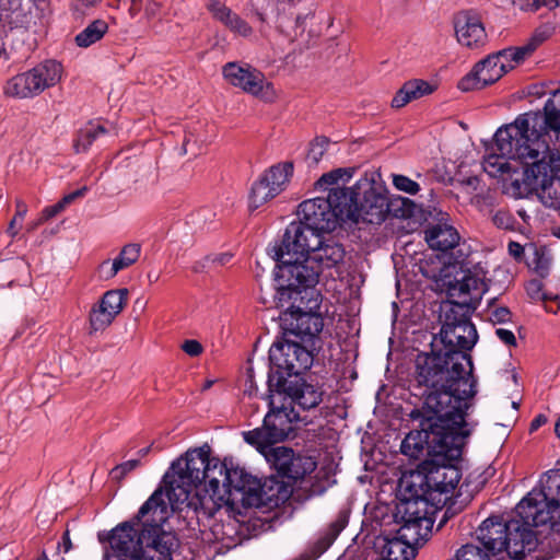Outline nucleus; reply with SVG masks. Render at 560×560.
<instances>
[{"mask_svg":"<svg viewBox=\"0 0 560 560\" xmlns=\"http://www.w3.org/2000/svg\"><path fill=\"white\" fill-rule=\"evenodd\" d=\"M468 363L462 354L451 361L440 357L419 359L417 382L424 386L422 409H413L410 418L419 421L420 430L409 432L400 451L410 458H419L424 451L429 457L446 454L460 458L466 429L467 411L472 407L475 390L469 380L460 377Z\"/></svg>","mask_w":560,"mask_h":560,"instance_id":"f257e3e1","label":"nucleus"},{"mask_svg":"<svg viewBox=\"0 0 560 560\" xmlns=\"http://www.w3.org/2000/svg\"><path fill=\"white\" fill-rule=\"evenodd\" d=\"M161 501L172 512H191L198 522L217 514L234 517L236 501L243 505L262 503V486L258 478L234 466L232 459L210 457L205 448L189 450L174 460L164 474Z\"/></svg>","mask_w":560,"mask_h":560,"instance_id":"f03ea898","label":"nucleus"},{"mask_svg":"<svg viewBox=\"0 0 560 560\" xmlns=\"http://www.w3.org/2000/svg\"><path fill=\"white\" fill-rule=\"evenodd\" d=\"M278 262L277 291L280 301L317 284L324 270L336 268L343 261V246L332 237L299 225H289L280 244L270 249Z\"/></svg>","mask_w":560,"mask_h":560,"instance_id":"7ed1b4c3","label":"nucleus"},{"mask_svg":"<svg viewBox=\"0 0 560 560\" xmlns=\"http://www.w3.org/2000/svg\"><path fill=\"white\" fill-rule=\"evenodd\" d=\"M541 489H533L515 508L520 520L509 522L503 551L513 559H522L536 549L537 538L530 527L560 521V470H550L541 481Z\"/></svg>","mask_w":560,"mask_h":560,"instance_id":"20e7f679","label":"nucleus"},{"mask_svg":"<svg viewBox=\"0 0 560 560\" xmlns=\"http://www.w3.org/2000/svg\"><path fill=\"white\" fill-rule=\"evenodd\" d=\"M458 459L439 453L404 475L399 483L401 503H415L419 515L434 520V514L453 497L462 479Z\"/></svg>","mask_w":560,"mask_h":560,"instance_id":"39448f33","label":"nucleus"},{"mask_svg":"<svg viewBox=\"0 0 560 560\" xmlns=\"http://www.w3.org/2000/svg\"><path fill=\"white\" fill-rule=\"evenodd\" d=\"M353 167H339L323 174L314 184L318 191H327L324 197H315L304 200L299 206V222L289 225H299L312 230L314 233L331 232L341 222H346V201L350 197L346 195L347 184L354 175Z\"/></svg>","mask_w":560,"mask_h":560,"instance_id":"423d86ee","label":"nucleus"},{"mask_svg":"<svg viewBox=\"0 0 560 560\" xmlns=\"http://www.w3.org/2000/svg\"><path fill=\"white\" fill-rule=\"evenodd\" d=\"M520 142L544 141L556 145L560 142V89L552 92L542 112H528L518 115L515 120L500 127L494 140Z\"/></svg>","mask_w":560,"mask_h":560,"instance_id":"0eeeda50","label":"nucleus"},{"mask_svg":"<svg viewBox=\"0 0 560 560\" xmlns=\"http://www.w3.org/2000/svg\"><path fill=\"white\" fill-rule=\"evenodd\" d=\"M415 503H401L402 525L393 538L380 537L376 547L384 560H411L417 548L428 540L434 520L419 515Z\"/></svg>","mask_w":560,"mask_h":560,"instance_id":"6e6552de","label":"nucleus"},{"mask_svg":"<svg viewBox=\"0 0 560 560\" xmlns=\"http://www.w3.org/2000/svg\"><path fill=\"white\" fill-rule=\"evenodd\" d=\"M173 513L170 506L161 501L160 491H154L142 504L137 514V522L149 527L140 551L141 560H172V552L177 546L176 538L162 527Z\"/></svg>","mask_w":560,"mask_h":560,"instance_id":"1a4fd4ad","label":"nucleus"},{"mask_svg":"<svg viewBox=\"0 0 560 560\" xmlns=\"http://www.w3.org/2000/svg\"><path fill=\"white\" fill-rule=\"evenodd\" d=\"M346 222L381 224L388 213L385 189L374 180L362 177L351 188H346Z\"/></svg>","mask_w":560,"mask_h":560,"instance_id":"9d476101","label":"nucleus"},{"mask_svg":"<svg viewBox=\"0 0 560 560\" xmlns=\"http://www.w3.org/2000/svg\"><path fill=\"white\" fill-rule=\"evenodd\" d=\"M441 339L445 345V351L432 352L431 354H419L416 361L417 368L419 366V359L421 357H440L451 361V358L455 357V354H462L465 357L468 363L462 366L463 373L460 372V377L467 381L469 380L476 394L477 381L472 375V362L470 355L466 353V351H469L474 348L478 340V334L475 325L467 318L465 314H463L458 319L454 318V320L447 316L446 322L441 328ZM417 376L418 371L416 372V377Z\"/></svg>","mask_w":560,"mask_h":560,"instance_id":"9b49d317","label":"nucleus"},{"mask_svg":"<svg viewBox=\"0 0 560 560\" xmlns=\"http://www.w3.org/2000/svg\"><path fill=\"white\" fill-rule=\"evenodd\" d=\"M61 77V63L55 60H46L30 71L11 78L4 86V93L15 98L34 97L46 89L56 85Z\"/></svg>","mask_w":560,"mask_h":560,"instance_id":"f8f14e48","label":"nucleus"},{"mask_svg":"<svg viewBox=\"0 0 560 560\" xmlns=\"http://www.w3.org/2000/svg\"><path fill=\"white\" fill-rule=\"evenodd\" d=\"M144 524L137 522V515L117 525L108 534L105 560H141L140 551L148 533Z\"/></svg>","mask_w":560,"mask_h":560,"instance_id":"ddd939ff","label":"nucleus"},{"mask_svg":"<svg viewBox=\"0 0 560 560\" xmlns=\"http://www.w3.org/2000/svg\"><path fill=\"white\" fill-rule=\"evenodd\" d=\"M222 73L231 85L260 101L272 103L277 98L273 84L261 71L248 63L229 62L223 67Z\"/></svg>","mask_w":560,"mask_h":560,"instance_id":"4468645a","label":"nucleus"},{"mask_svg":"<svg viewBox=\"0 0 560 560\" xmlns=\"http://www.w3.org/2000/svg\"><path fill=\"white\" fill-rule=\"evenodd\" d=\"M270 410L265 416L261 428L244 433V440L255 446H269L283 441L292 431L290 412L284 406L275 407V396L270 395Z\"/></svg>","mask_w":560,"mask_h":560,"instance_id":"2eb2a0df","label":"nucleus"},{"mask_svg":"<svg viewBox=\"0 0 560 560\" xmlns=\"http://www.w3.org/2000/svg\"><path fill=\"white\" fill-rule=\"evenodd\" d=\"M487 271L481 264H476L466 270L460 279L450 282L447 295L451 303L469 312L476 308L483 293L487 291Z\"/></svg>","mask_w":560,"mask_h":560,"instance_id":"dca6fc26","label":"nucleus"},{"mask_svg":"<svg viewBox=\"0 0 560 560\" xmlns=\"http://www.w3.org/2000/svg\"><path fill=\"white\" fill-rule=\"evenodd\" d=\"M293 171V163L289 161L269 167L253 184L248 198L249 210L254 211L280 195L288 187Z\"/></svg>","mask_w":560,"mask_h":560,"instance_id":"f3484780","label":"nucleus"},{"mask_svg":"<svg viewBox=\"0 0 560 560\" xmlns=\"http://www.w3.org/2000/svg\"><path fill=\"white\" fill-rule=\"evenodd\" d=\"M269 359L288 375H300L313 364L312 353L296 342L273 343L269 350Z\"/></svg>","mask_w":560,"mask_h":560,"instance_id":"a211bd4d","label":"nucleus"},{"mask_svg":"<svg viewBox=\"0 0 560 560\" xmlns=\"http://www.w3.org/2000/svg\"><path fill=\"white\" fill-rule=\"evenodd\" d=\"M128 298L127 289L106 291L89 314L90 332L106 329L124 310Z\"/></svg>","mask_w":560,"mask_h":560,"instance_id":"6ab92c4d","label":"nucleus"},{"mask_svg":"<svg viewBox=\"0 0 560 560\" xmlns=\"http://www.w3.org/2000/svg\"><path fill=\"white\" fill-rule=\"evenodd\" d=\"M454 28L458 43L469 48L486 44L487 34L479 15L472 11H462L454 18Z\"/></svg>","mask_w":560,"mask_h":560,"instance_id":"aec40b11","label":"nucleus"},{"mask_svg":"<svg viewBox=\"0 0 560 560\" xmlns=\"http://www.w3.org/2000/svg\"><path fill=\"white\" fill-rule=\"evenodd\" d=\"M520 62V58L511 47L487 57L474 68L481 77V81L489 85L498 81L504 73L513 69Z\"/></svg>","mask_w":560,"mask_h":560,"instance_id":"412c9836","label":"nucleus"},{"mask_svg":"<svg viewBox=\"0 0 560 560\" xmlns=\"http://www.w3.org/2000/svg\"><path fill=\"white\" fill-rule=\"evenodd\" d=\"M506 534H509V522H503L497 516L485 520L477 529L478 540L485 550L492 553V557L503 551Z\"/></svg>","mask_w":560,"mask_h":560,"instance_id":"4be33fe9","label":"nucleus"},{"mask_svg":"<svg viewBox=\"0 0 560 560\" xmlns=\"http://www.w3.org/2000/svg\"><path fill=\"white\" fill-rule=\"evenodd\" d=\"M141 255V246L138 243L126 244L113 260L106 259L97 267L98 278L109 280L119 271L125 270L136 264Z\"/></svg>","mask_w":560,"mask_h":560,"instance_id":"5701e85b","label":"nucleus"},{"mask_svg":"<svg viewBox=\"0 0 560 560\" xmlns=\"http://www.w3.org/2000/svg\"><path fill=\"white\" fill-rule=\"evenodd\" d=\"M424 238L432 249L447 252L459 245L460 235L447 220H441L425 229Z\"/></svg>","mask_w":560,"mask_h":560,"instance_id":"b1692460","label":"nucleus"},{"mask_svg":"<svg viewBox=\"0 0 560 560\" xmlns=\"http://www.w3.org/2000/svg\"><path fill=\"white\" fill-rule=\"evenodd\" d=\"M207 8L212 16L228 27L233 34L242 37H248L252 35V26L220 0H208Z\"/></svg>","mask_w":560,"mask_h":560,"instance_id":"393cba45","label":"nucleus"},{"mask_svg":"<svg viewBox=\"0 0 560 560\" xmlns=\"http://www.w3.org/2000/svg\"><path fill=\"white\" fill-rule=\"evenodd\" d=\"M435 86L423 80H411L406 82L392 100V106L400 108L410 101L433 93Z\"/></svg>","mask_w":560,"mask_h":560,"instance_id":"a878e982","label":"nucleus"},{"mask_svg":"<svg viewBox=\"0 0 560 560\" xmlns=\"http://www.w3.org/2000/svg\"><path fill=\"white\" fill-rule=\"evenodd\" d=\"M556 24L545 22L537 26L530 37L521 46L512 47L521 62L529 57L542 43L549 39L556 33Z\"/></svg>","mask_w":560,"mask_h":560,"instance_id":"bb28decb","label":"nucleus"},{"mask_svg":"<svg viewBox=\"0 0 560 560\" xmlns=\"http://www.w3.org/2000/svg\"><path fill=\"white\" fill-rule=\"evenodd\" d=\"M267 459V462L275 467V469L282 476H287L294 458V453L291 448L285 446H261L256 447Z\"/></svg>","mask_w":560,"mask_h":560,"instance_id":"cd10ccee","label":"nucleus"},{"mask_svg":"<svg viewBox=\"0 0 560 560\" xmlns=\"http://www.w3.org/2000/svg\"><path fill=\"white\" fill-rule=\"evenodd\" d=\"M108 31V25L104 20H95L83 28L74 38L79 47L88 48L101 40Z\"/></svg>","mask_w":560,"mask_h":560,"instance_id":"c85d7f7f","label":"nucleus"},{"mask_svg":"<svg viewBox=\"0 0 560 560\" xmlns=\"http://www.w3.org/2000/svg\"><path fill=\"white\" fill-rule=\"evenodd\" d=\"M322 395L315 386L303 382L292 393L291 400L303 409H311L322 401Z\"/></svg>","mask_w":560,"mask_h":560,"instance_id":"c756f323","label":"nucleus"},{"mask_svg":"<svg viewBox=\"0 0 560 560\" xmlns=\"http://www.w3.org/2000/svg\"><path fill=\"white\" fill-rule=\"evenodd\" d=\"M348 524V514L341 512L337 518L329 525L327 530L318 538L316 548L318 553L326 551L335 541L337 536L343 530Z\"/></svg>","mask_w":560,"mask_h":560,"instance_id":"7c9ffc66","label":"nucleus"},{"mask_svg":"<svg viewBox=\"0 0 560 560\" xmlns=\"http://www.w3.org/2000/svg\"><path fill=\"white\" fill-rule=\"evenodd\" d=\"M106 133V129L98 124L90 122L82 129H80L78 137L74 142V149L77 152H85L92 145V143Z\"/></svg>","mask_w":560,"mask_h":560,"instance_id":"2f4dec72","label":"nucleus"},{"mask_svg":"<svg viewBox=\"0 0 560 560\" xmlns=\"http://www.w3.org/2000/svg\"><path fill=\"white\" fill-rule=\"evenodd\" d=\"M323 318L315 313L302 312L296 318V332L314 337L323 330Z\"/></svg>","mask_w":560,"mask_h":560,"instance_id":"473e14b6","label":"nucleus"},{"mask_svg":"<svg viewBox=\"0 0 560 560\" xmlns=\"http://www.w3.org/2000/svg\"><path fill=\"white\" fill-rule=\"evenodd\" d=\"M316 462L311 456L298 455L291 462V466L285 477L298 480L312 474L316 469Z\"/></svg>","mask_w":560,"mask_h":560,"instance_id":"72a5a7b5","label":"nucleus"},{"mask_svg":"<svg viewBox=\"0 0 560 560\" xmlns=\"http://www.w3.org/2000/svg\"><path fill=\"white\" fill-rule=\"evenodd\" d=\"M529 265L535 271L545 277L549 273L551 267V255L546 248H535Z\"/></svg>","mask_w":560,"mask_h":560,"instance_id":"f704fd0d","label":"nucleus"},{"mask_svg":"<svg viewBox=\"0 0 560 560\" xmlns=\"http://www.w3.org/2000/svg\"><path fill=\"white\" fill-rule=\"evenodd\" d=\"M457 560H499L475 545H465L457 552Z\"/></svg>","mask_w":560,"mask_h":560,"instance_id":"c9c22d12","label":"nucleus"},{"mask_svg":"<svg viewBox=\"0 0 560 560\" xmlns=\"http://www.w3.org/2000/svg\"><path fill=\"white\" fill-rule=\"evenodd\" d=\"M16 211L13 219L10 221L7 233L11 237H15L20 231L22 222L27 213V205L22 199L15 200Z\"/></svg>","mask_w":560,"mask_h":560,"instance_id":"e433bc0d","label":"nucleus"},{"mask_svg":"<svg viewBox=\"0 0 560 560\" xmlns=\"http://www.w3.org/2000/svg\"><path fill=\"white\" fill-rule=\"evenodd\" d=\"M328 145H329V141L327 138H325V137L316 138L310 144V149L307 152V160L310 162H312L313 164H317L324 156L325 152L327 151Z\"/></svg>","mask_w":560,"mask_h":560,"instance_id":"4c0bfd02","label":"nucleus"},{"mask_svg":"<svg viewBox=\"0 0 560 560\" xmlns=\"http://www.w3.org/2000/svg\"><path fill=\"white\" fill-rule=\"evenodd\" d=\"M523 11H536L541 7L553 9L560 5V0H513Z\"/></svg>","mask_w":560,"mask_h":560,"instance_id":"58836bf2","label":"nucleus"},{"mask_svg":"<svg viewBox=\"0 0 560 560\" xmlns=\"http://www.w3.org/2000/svg\"><path fill=\"white\" fill-rule=\"evenodd\" d=\"M481 77L477 73V70L474 68L471 72L466 74L459 82H458V89L468 92L472 90H479L485 86H487L483 81L480 79Z\"/></svg>","mask_w":560,"mask_h":560,"instance_id":"ea45409f","label":"nucleus"},{"mask_svg":"<svg viewBox=\"0 0 560 560\" xmlns=\"http://www.w3.org/2000/svg\"><path fill=\"white\" fill-rule=\"evenodd\" d=\"M393 185L409 195H416L420 190L419 184L405 175H393Z\"/></svg>","mask_w":560,"mask_h":560,"instance_id":"a19ab883","label":"nucleus"},{"mask_svg":"<svg viewBox=\"0 0 560 560\" xmlns=\"http://www.w3.org/2000/svg\"><path fill=\"white\" fill-rule=\"evenodd\" d=\"M488 316L493 324H503L511 319L512 314L508 307L495 306L488 311Z\"/></svg>","mask_w":560,"mask_h":560,"instance_id":"79ce46f5","label":"nucleus"},{"mask_svg":"<svg viewBox=\"0 0 560 560\" xmlns=\"http://www.w3.org/2000/svg\"><path fill=\"white\" fill-rule=\"evenodd\" d=\"M527 294L533 300H551L552 298L542 292V283L539 280H530L526 284Z\"/></svg>","mask_w":560,"mask_h":560,"instance_id":"37998d69","label":"nucleus"},{"mask_svg":"<svg viewBox=\"0 0 560 560\" xmlns=\"http://www.w3.org/2000/svg\"><path fill=\"white\" fill-rule=\"evenodd\" d=\"M140 465L139 459H129L121 463L112 469V476L114 478H122L131 470L136 469Z\"/></svg>","mask_w":560,"mask_h":560,"instance_id":"c03bdc74","label":"nucleus"},{"mask_svg":"<svg viewBox=\"0 0 560 560\" xmlns=\"http://www.w3.org/2000/svg\"><path fill=\"white\" fill-rule=\"evenodd\" d=\"M180 348L189 357H199L203 352L202 345L195 339L185 340Z\"/></svg>","mask_w":560,"mask_h":560,"instance_id":"a18cd8bd","label":"nucleus"},{"mask_svg":"<svg viewBox=\"0 0 560 560\" xmlns=\"http://www.w3.org/2000/svg\"><path fill=\"white\" fill-rule=\"evenodd\" d=\"M65 208L66 205L61 199L56 205L44 208V210L40 213V218L44 220V222H46L47 220L54 218L55 215L63 211Z\"/></svg>","mask_w":560,"mask_h":560,"instance_id":"49530a36","label":"nucleus"},{"mask_svg":"<svg viewBox=\"0 0 560 560\" xmlns=\"http://www.w3.org/2000/svg\"><path fill=\"white\" fill-rule=\"evenodd\" d=\"M495 335L504 345H506L509 347L516 346V338L512 330L505 329V328H498L495 330Z\"/></svg>","mask_w":560,"mask_h":560,"instance_id":"de8ad7c7","label":"nucleus"},{"mask_svg":"<svg viewBox=\"0 0 560 560\" xmlns=\"http://www.w3.org/2000/svg\"><path fill=\"white\" fill-rule=\"evenodd\" d=\"M232 254L230 253H221V254H214L208 257V259L218 266H225L229 264L232 259Z\"/></svg>","mask_w":560,"mask_h":560,"instance_id":"09e8293b","label":"nucleus"},{"mask_svg":"<svg viewBox=\"0 0 560 560\" xmlns=\"http://www.w3.org/2000/svg\"><path fill=\"white\" fill-rule=\"evenodd\" d=\"M493 223L502 229L510 228V215L505 212L499 211L493 215Z\"/></svg>","mask_w":560,"mask_h":560,"instance_id":"8fccbe9b","label":"nucleus"},{"mask_svg":"<svg viewBox=\"0 0 560 560\" xmlns=\"http://www.w3.org/2000/svg\"><path fill=\"white\" fill-rule=\"evenodd\" d=\"M509 254L515 259H521L524 254V247L517 242H510L508 245Z\"/></svg>","mask_w":560,"mask_h":560,"instance_id":"3c124183","label":"nucleus"},{"mask_svg":"<svg viewBox=\"0 0 560 560\" xmlns=\"http://www.w3.org/2000/svg\"><path fill=\"white\" fill-rule=\"evenodd\" d=\"M88 191V188L86 187H82L75 191H72L68 195H66L63 198H62V201L63 203L66 205V207L68 205H70L71 202H73L77 198L79 197H83Z\"/></svg>","mask_w":560,"mask_h":560,"instance_id":"603ef678","label":"nucleus"},{"mask_svg":"<svg viewBox=\"0 0 560 560\" xmlns=\"http://www.w3.org/2000/svg\"><path fill=\"white\" fill-rule=\"evenodd\" d=\"M462 184L467 188L468 191H475L478 188L479 179L476 176H469L464 179Z\"/></svg>","mask_w":560,"mask_h":560,"instance_id":"864d4df0","label":"nucleus"},{"mask_svg":"<svg viewBox=\"0 0 560 560\" xmlns=\"http://www.w3.org/2000/svg\"><path fill=\"white\" fill-rule=\"evenodd\" d=\"M547 422V417L545 415H538L536 416L533 421L530 422V431L538 430L541 425H544Z\"/></svg>","mask_w":560,"mask_h":560,"instance_id":"5fc2aeb1","label":"nucleus"},{"mask_svg":"<svg viewBox=\"0 0 560 560\" xmlns=\"http://www.w3.org/2000/svg\"><path fill=\"white\" fill-rule=\"evenodd\" d=\"M144 0H131V5L129 8V13L131 16H136L143 9Z\"/></svg>","mask_w":560,"mask_h":560,"instance_id":"6e6d98bb","label":"nucleus"},{"mask_svg":"<svg viewBox=\"0 0 560 560\" xmlns=\"http://www.w3.org/2000/svg\"><path fill=\"white\" fill-rule=\"evenodd\" d=\"M147 1V5L144 8L145 10V13L149 15V16H152L155 14L156 12V9H158V4L153 1V0H145Z\"/></svg>","mask_w":560,"mask_h":560,"instance_id":"4d7b16f0","label":"nucleus"},{"mask_svg":"<svg viewBox=\"0 0 560 560\" xmlns=\"http://www.w3.org/2000/svg\"><path fill=\"white\" fill-rule=\"evenodd\" d=\"M44 223V220L39 217L37 220L27 223V232H34L39 225Z\"/></svg>","mask_w":560,"mask_h":560,"instance_id":"13d9d810","label":"nucleus"},{"mask_svg":"<svg viewBox=\"0 0 560 560\" xmlns=\"http://www.w3.org/2000/svg\"><path fill=\"white\" fill-rule=\"evenodd\" d=\"M83 7H94L102 0H77Z\"/></svg>","mask_w":560,"mask_h":560,"instance_id":"bf43d9fd","label":"nucleus"},{"mask_svg":"<svg viewBox=\"0 0 560 560\" xmlns=\"http://www.w3.org/2000/svg\"><path fill=\"white\" fill-rule=\"evenodd\" d=\"M65 551L68 552L71 549V541L68 532L63 535Z\"/></svg>","mask_w":560,"mask_h":560,"instance_id":"052dcab7","label":"nucleus"},{"mask_svg":"<svg viewBox=\"0 0 560 560\" xmlns=\"http://www.w3.org/2000/svg\"><path fill=\"white\" fill-rule=\"evenodd\" d=\"M214 380H207L203 385L201 386V390H208L209 388H211V386L214 384Z\"/></svg>","mask_w":560,"mask_h":560,"instance_id":"680f3d73","label":"nucleus"},{"mask_svg":"<svg viewBox=\"0 0 560 560\" xmlns=\"http://www.w3.org/2000/svg\"><path fill=\"white\" fill-rule=\"evenodd\" d=\"M258 15V19L264 23V22H268V20L270 19L269 14L267 12H259L257 13Z\"/></svg>","mask_w":560,"mask_h":560,"instance_id":"e2e57ef3","label":"nucleus"},{"mask_svg":"<svg viewBox=\"0 0 560 560\" xmlns=\"http://www.w3.org/2000/svg\"><path fill=\"white\" fill-rule=\"evenodd\" d=\"M517 213L523 219L524 222H527V220L529 219V215L526 213L525 210H517Z\"/></svg>","mask_w":560,"mask_h":560,"instance_id":"0e129e2a","label":"nucleus"},{"mask_svg":"<svg viewBox=\"0 0 560 560\" xmlns=\"http://www.w3.org/2000/svg\"><path fill=\"white\" fill-rule=\"evenodd\" d=\"M149 451H150V446L144 447V448H141V450L138 452V455H139V456H141V457H143V456H145V455L149 453Z\"/></svg>","mask_w":560,"mask_h":560,"instance_id":"69168bd1","label":"nucleus"},{"mask_svg":"<svg viewBox=\"0 0 560 560\" xmlns=\"http://www.w3.org/2000/svg\"><path fill=\"white\" fill-rule=\"evenodd\" d=\"M268 7H275L276 1L275 0H265Z\"/></svg>","mask_w":560,"mask_h":560,"instance_id":"338daca9","label":"nucleus"},{"mask_svg":"<svg viewBox=\"0 0 560 560\" xmlns=\"http://www.w3.org/2000/svg\"><path fill=\"white\" fill-rule=\"evenodd\" d=\"M36 560H48L45 553H42Z\"/></svg>","mask_w":560,"mask_h":560,"instance_id":"774afa93","label":"nucleus"}]
</instances>
